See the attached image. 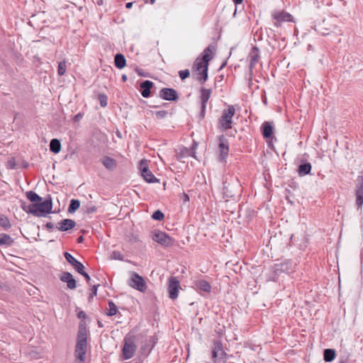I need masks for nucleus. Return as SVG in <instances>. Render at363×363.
<instances>
[{
    "mask_svg": "<svg viewBox=\"0 0 363 363\" xmlns=\"http://www.w3.org/2000/svg\"><path fill=\"white\" fill-rule=\"evenodd\" d=\"M215 50L216 47L213 45H209L206 48L203 52L196 59L192 67L193 72H199L206 67L208 68V62L213 58Z\"/></svg>",
    "mask_w": 363,
    "mask_h": 363,
    "instance_id": "4",
    "label": "nucleus"
},
{
    "mask_svg": "<svg viewBox=\"0 0 363 363\" xmlns=\"http://www.w3.org/2000/svg\"><path fill=\"white\" fill-rule=\"evenodd\" d=\"M311 168L312 167L310 162L301 164L298 168V174L300 177L306 176L310 174Z\"/></svg>",
    "mask_w": 363,
    "mask_h": 363,
    "instance_id": "26",
    "label": "nucleus"
},
{
    "mask_svg": "<svg viewBox=\"0 0 363 363\" xmlns=\"http://www.w3.org/2000/svg\"><path fill=\"white\" fill-rule=\"evenodd\" d=\"M179 77L181 79L184 80L188 78L190 75V72L189 69H184L179 72Z\"/></svg>",
    "mask_w": 363,
    "mask_h": 363,
    "instance_id": "40",
    "label": "nucleus"
},
{
    "mask_svg": "<svg viewBox=\"0 0 363 363\" xmlns=\"http://www.w3.org/2000/svg\"><path fill=\"white\" fill-rule=\"evenodd\" d=\"M194 286L197 290L209 293L211 291V286L204 279H198L194 281Z\"/></svg>",
    "mask_w": 363,
    "mask_h": 363,
    "instance_id": "24",
    "label": "nucleus"
},
{
    "mask_svg": "<svg viewBox=\"0 0 363 363\" xmlns=\"http://www.w3.org/2000/svg\"><path fill=\"white\" fill-rule=\"evenodd\" d=\"M64 257L67 262L71 264L78 273L81 272L82 269H84L83 264L77 260L70 253L65 252Z\"/></svg>",
    "mask_w": 363,
    "mask_h": 363,
    "instance_id": "20",
    "label": "nucleus"
},
{
    "mask_svg": "<svg viewBox=\"0 0 363 363\" xmlns=\"http://www.w3.org/2000/svg\"><path fill=\"white\" fill-rule=\"evenodd\" d=\"M99 286V284H94L92 286L91 289V294H90L89 298H93L94 296H96L97 294V289Z\"/></svg>",
    "mask_w": 363,
    "mask_h": 363,
    "instance_id": "42",
    "label": "nucleus"
},
{
    "mask_svg": "<svg viewBox=\"0 0 363 363\" xmlns=\"http://www.w3.org/2000/svg\"><path fill=\"white\" fill-rule=\"evenodd\" d=\"M76 225V222L72 219H63L57 223V228L60 231H67L74 228Z\"/></svg>",
    "mask_w": 363,
    "mask_h": 363,
    "instance_id": "21",
    "label": "nucleus"
},
{
    "mask_svg": "<svg viewBox=\"0 0 363 363\" xmlns=\"http://www.w3.org/2000/svg\"><path fill=\"white\" fill-rule=\"evenodd\" d=\"M164 217V213L160 211V210H157L156 211H155L152 215V218L155 220H162Z\"/></svg>",
    "mask_w": 363,
    "mask_h": 363,
    "instance_id": "38",
    "label": "nucleus"
},
{
    "mask_svg": "<svg viewBox=\"0 0 363 363\" xmlns=\"http://www.w3.org/2000/svg\"><path fill=\"white\" fill-rule=\"evenodd\" d=\"M356 204L359 208L363 205V176H359L356 181Z\"/></svg>",
    "mask_w": 363,
    "mask_h": 363,
    "instance_id": "15",
    "label": "nucleus"
},
{
    "mask_svg": "<svg viewBox=\"0 0 363 363\" xmlns=\"http://www.w3.org/2000/svg\"><path fill=\"white\" fill-rule=\"evenodd\" d=\"M225 65H226V62H224L222 64V65H221V67H220V69H222L223 67H224L225 66Z\"/></svg>",
    "mask_w": 363,
    "mask_h": 363,
    "instance_id": "56",
    "label": "nucleus"
},
{
    "mask_svg": "<svg viewBox=\"0 0 363 363\" xmlns=\"http://www.w3.org/2000/svg\"><path fill=\"white\" fill-rule=\"evenodd\" d=\"M291 268V262L289 260L274 264L269 269L267 279L268 281H277L281 273H289Z\"/></svg>",
    "mask_w": 363,
    "mask_h": 363,
    "instance_id": "5",
    "label": "nucleus"
},
{
    "mask_svg": "<svg viewBox=\"0 0 363 363\" xmlns=\"http://www.w3.org/2000/svg\"><path fill=\"white\" fill-rule=\"evenodd\" d=\"M140 169L143 179L148 183H156L159 182L152 172L148 169L145 160H141L140 162Z\"/></svg>",
    "mask_w": 363,
    "mask_h": 363,
    "instance_id": "13",
    "label": "nucleus"
},
{
    "mask_svg": "<svg viewBox=\"0 0 363 363\" xmlns=\"http://www.w3.org/2000/svg\"><path fill=\"white\" fill-rule=\"evenodd\" d=\"M77 316L79 318H83V319L86 318V315L85 312H84L82 311H81L78 313Z\"/></svg>",
    "mask_w": 363,
    "mask_h": 363,
    "instance_id": "45",
    "label": "nucleus"
},
{
    "mask_svg": "<svg viewBox=\"0 0 363 363\" xmlns=\"http://www.w3.org/2000/svg\"><path fill=\"white\" fill-rule=\"evenodd\" d=\"M159 96L166 101H176L179 97L177 91L172 88H162L160 91Z\"/></svg>",
    "mask_w": 363,
    "mask_h": 363,
    "instance_id": "17",
    "label": "nucleus"
},
{
    "mask_svg": "<svg viewBox=\"0 0 363 363\" xmlns=\"http://www.w3.org/2000/svg\"><path fill=\"white\" fill-rule=\"evenodd\" d=\"M60 281L67 283V286L69 289H74L77 287V281L72 274L68 272H64L60 277Z\"/></svg>",
    "mask_w": 363,
    "mask_h": 363,
    "instance_id": "18",
    "label": "nucleus"
},
{
    "mask_svg": "<svg viewBox=\"0 0 363 363\" xmlns=\"http://www.w3.org/2000/svg\"><path fill=\"white\" fill-rule=\"evenodd\" d=\"M61 150V143L57 138L52 139L50 143V150L55 154L60 152Z\"/></svg>",
    "mask_w": 363,
    "mask_h": 363,
    "instance_id": "30",
    "label": "nucleus"
},
{
    "mask_svg": "<svg viewBox=\"0 0 363 363\" xmlns=\"http://www.w3.org/2000/svg\"><path fill=\"white\" fill-rule=\"evenodd\" d=\"M337 21V19L335 18L323 19L322 22L315 25L314 28L318 33L323 35H327L330 33L341 35H342V31L340 26L336 23Z\"/></svg>",
    "mask_w": 363,
    "mask_h": 363,
    "instance_id": "3",
    "label": "nucleus"
},
{
    "mask_svg": "<svg viewBox=\"0 0 363 363\" xmlns=\"http://www.w3.org/2000/svg\"><path fill=\"white\" fill-rule=\"evenodd\" d=\"M128 284L131 288L138 290L140 292H145L147 289V284L144 278L135 272H130Z\"/></svg>",
    "mask_w": 363,
    "mask_h": 363,
    "instance_id": "8",
    "label": "nucleus"
},
{
    "mask_svg": "<svg viewBox=\"0 0 363 363\" xmlns=\"http://www.w3.org/2000/svg\"><path fill=\"white\" fill-rule=\"evenodd\" d=\"M167 111H158L155 112V116L158 119H162L164 118L167 116Z\"/></svg>",
    "mask_w": 363,
    "mask_h": 363,
    "instance_id": "41",
    "label": "nucleus"
},
{
    "mask_svg": "<svg viewBox=\"0 0 363 363\" xmlns=\"http://www.w3.org/2000/svg\"><path fill=\"white\" fill-rule=\"evenodd\" d=\"M184 200L185 201H189V196L187 194H184Z\"/></svg>",
    "mask_w": 363,
    "mask_h": 363,
    "instance_id": "55",
    "label": "nucleus"
},
{
    "mask_svg": "<svg viewBox=\"0 0 363 363\" xmlns=\"http://www.w3.org/2000/svg\"><path fill=\"white\" fill-rule=\"evenodd\" d=\"M250 57V65L249 68L252 71L255 66V65L258 62L259 59V49L257 47H253L249 55Z\"/></svg>",
    "mask_w": 363,
    "mask_h": 363,
    "instance_id": "22",
    "label": "nucleus"
},
{
    "mask_svg": "<svg viewBox=\"0 0 363 363\" xmlns=\"http://www.w3.org/2000/svg\"><path fill=\"white\" fill-rule=\"evenodd\" d=\"M104 4V0H98L97 1V4L101 6Z\"/></svg>",
    "mask_w": 363,
    "mask_h": 363,
    "instance_id": "54",
    "label": "nucleus"
},
{
    "mask_svg": "<svg viewBox=\"0 0 363 363\" xmlns=\"http://www.w3.org/2000/svg\"><path fill=\"white\" fill-rule=\"evenodd\" d=\"M26 197L33 203H35L36 202H40L43 201L42 197H40L38 194H37L35 191H27Z\"/></svg>",
    "mask_w": 363,
    "mask_h": 363,
    "instance_id": "32",
    "label": "nucleus"
},
{
    "mask_svg": "<svg viewBox=\"0 0 363 363\" xmlns=\"http://www.w3.org/2000/svg\"><path fill=\"white\" fill-rule=\"evenodd\" d=\"M198 74L197 80L201 84L204 83L208 79V69L206 67L199 72H196Z\"/></svg>",
    "mask_w": 363,
    "mask_h": 363,
    "instance_id": "34",
    "label": "nucleus"
},
{
    "mask_svg": "<svg viewBox=\"0 0 363 363\" xmlns=\"http://www.w3.org/2000/svg\"><path fill=\"white\" fill-rule=\"evenodd\" d=\"M137 347L132 340H125L122 349L123 358L124 359H129L132 358L136 351Z\"/></svg>",
    "mask_w": 363,
    "mask_h": 363,
    "instance_id": "16",
    "label": "nucleus"
},
{
    "mask_svg": "<svg viewBox=\"0 0 363 363\" xmlns=\"http://www.w3.org/2000/svg\"><path fill=\"white\" fill-rule=\"evenodd\" d=\"M82 116H83L82 114L81 113H77V115L74 116V121H80L82 119Z\"/></svg>",
    "mask_w": 363,
    "mask_h": 363,
    "instance_id": "46",
    "label": "nucleus"
},
{
    "mask_svg": "<svg viewBox=\"0 0 363 363\" xmlns=\"http://www.w3.org/2000/svg\"><path fill=\"white\" fill-rule=\"evenodd\" d=\"M9 168L10 169H14L15 168V163L12 162H9Z\"/></svg>",
    "mask_w": 363,
    "mask_h": 363,
    "instance_id": "50",
    "label": "nucleus"
},
{
    "mask_svg": "<svg viewBox=\"0 0 363 363\" xmlns=\"http://www.w3.org/2000/svg\"><path fill=\"white\" fill-rule=\"evenodd\" d=\"M155 1L156 0H150L151 4H153L155 2Z\"/></svg>",
    "mask_w": 363,
    "mask_h": 363,
    "instance_id": "57",
    "label": "nucleus"
},
{
    "mask_svg": "<svg viewBox=\"0 0 363 363\" xmlns=\"http://www.w3.org/2000/svg\"><path fill=\"white\" fill-rule=\"evenodd\" d=\"M243 0H233V2L235 3V4L238 5V4H240L242 2Z\"/></svg>",
    "mask_w": 363,
    "mask_h": 363,
    "instance_id": "52",
    "label": "nucleus"
},
{
    "mask_svg": "<svg viewBox=\"0 0 363 363\" xmlns=\"http://www.w3.org/2000/svg\"><path fill=\"white\" fill-rule=\"evenodd\" d=\"M22 209L28 213H30L36 217H44L48 213L52 212V198L49 196L45 201L36 202L27 205L26 202L21 204Z\"/></svg>",
    "mask_w": 363,
    "mask_h": 363,
    "instance_id": "2",
    "label": "nucleus"
},
{
    "mask_svg": "<svg viewBox=\"0 0 363 363\" xmlns=\"http://www.w3.org/2000/svg\"><path fill=\"white\" fill-rule=\"evenodd\" d=\"M0 226L5 230H8L11 228V225L9 219L5 216H0Z\"/></svg>",
    "mask_w": 363,
    "mask_h": 363,
    "instance_id": "35",
    "label": "nucleus"
},
{
    "mask_svg": "<svg viewBox=\"0 0 363 363\" xmlns=\"http://www.w3.org/2000/svg\"><path fill=\"white\" fill-rule=\"evenodd\" d=\"M99 326H100V327H101V326H102V325H101V323H100V322H99Z\"/></svg>",
    "mask_w": 363,
    "mask_h": 363,
    "instance_id": "58",
    "label": "nucleus"
},
{
    "mask_svg": "<svg viewBox=\"0 0 363 363\" xmlns=\"http://www.w3.org/2000/svg\"><path fill=\"white\" fill-rule=\"evenodd\" d=\"M121 78L123 82H126L128 79L127 76L125 74H123Z\"/></svg>",
    "mask_w": 363,
    "mask_h": 363,
    "instance_id": "53",
    "label": "nucleus"
},
{
    "mask_svg": "<svg viewBox=\"0 0 363 363\" xmlns=\"http://www.w3.org/2000/svg\"><path fill=\"white\" fill-rule=\"evenodd\" d=\"M84 240V238H83V236H79L78 238H77V242L80 243V242H82Z\"/></svg>",
    "mask_w": 363,
    "mask_h": 363,
    "instance_id": "51",
    "label": "nucleus"
},
{
    "mask_svg": "<svg viewBox=\"0 0 363 363\" xmlns=\"http://www.w3.org/2000/svg\"><path fill=\"white\" fill-rule=\"evenodd\" d=\"M102 164L108 170H113L116 167V161L108 156H106L101 160Z\"/></svg>",
    "mask_w": 363,
    "mask_h": 363,
    "instance_id": "27",
    "label": "nucleus"
},
{
    "mask_svg": "<svg viewBox=\"0 0 363 363\" xmlns=\"http://www.w3.org/2000/svg\"><path fill=\"white\" fill-rule=\"evenodd\" d=\"M87 352V331L86 327L80 324L77 333V344L74 349L76 363H85Z\"/></svg>",
    "mask_w": 363,
    "mask_h": 363,
    "instance_id": "1",
    "label": "nucleus"
},
{
    "mask_svg": "<svg viewBox=\"0 0 363 363\" xmlns=\"http://www.w3.org/2000/svg\"><path fill=\"white\" fill-rule=\"evenodd\" d=\"M133 2H128L126 4H125V7L126 9H130L133 6Z\"/></svg>",
    "mask_w": 363,
    "mask_h": 363,
    "instance_id": "49",
    "label": "nucleus"
},
{
    "mask_svg": "<svg viewBox=\"0 0 363 363\" xmlns=\"http://www.w3.org/2000/svg\"><path fill=\"white\" fill-rule=\"evenodd\" d=\"M115 66L118 69H123L126 65V60L123 54L118 53L114 57Z\"/></svg>",
    "mask_w": 363,
    "mask_h": 363,
    "instance_id": "28",
    "label": "nucleus"
},
{
    "mask_svg": "<svg viewBox=\"0 0 363 363\" xmlns=\"http://www.w3.org/2000/svg\"><path fill=\"white\" fill-rule=\"evenodd\" d=\"M99 100L101 107H106L108 104V98L104 94H100L99 95Z\"/></svg>",
    "mask_w": 363,
    "mask_h": 363,
    "instance_id": "39",
    "label": "nucleus"
},
{
    "mask_svg": "<svg viewBox=\"0 0 363 363\" xmlns=\"http://www.w3.org/2000/svg\"><path fill=\"white\" fill-rule=\"evenodd\" d=\"M197 145L195 143L194 147L191 149L182 147H181L178 152H177L176 157L178 160H182V159L187 157H196V152L194 151V149L196 148V146Z\"/></svg>",
    "mask_w": 363,
    "mask_h": 363,
    "instance_id": "19",
    "label": "nucleus"
},
{
    "mask_svg": "<svg viewBox=\"0 0 363 363\" xmlns=\"http://www.w3.org/2000/svg\"><path fill=\"white\" fill-rule=\"evenodd\" d=\"M113 255L115 258H118L121 260L123 259L122 255L119 252H113Z\"/></svg>",
    "mask_w": 363,
    "mask_h": 363,
    "instance_id": "48",
    "label": "nucleus"
},
{
    "mask_svg": "<svg viewBox=\"0 0 363 363\" xmlns=\"http://www.w3.org/2000/svg\"><path fill=\"white\" fill-rule=\"evenodd\" d=\"M228 354L225 352L223 344L220 340L213 341L211 347V359L213 363H225Z\"/></svg>",
    "mask_w": 363,
    "mask_h": 363,
    "instance_id": "7",
    "label": "nucleus"
},
{
    "mask_svg": "<svg viewBox=\"0 0 363 363\" xmlns=\"http://www.w3.org/2000/svg\"><path fill=\"white\" fill-rule=\"evenodd\" d=\"M96 210H97L96 206H88V207H87L86 212L88 214H91V213H93L96 212Z\"/></svg>",
    "mask_w": 363,
    "mask_h": 363,
    "instance_id": "44",
    "label": "nucleus"
},
{
    "mask_svg": "<svg viewBox=\"0 0 363 363\" xmlns=\"http://www.w3.org/2000/svg\"><path fill=\"white\" fill-rule=\"evenodd\" d=\"M45 227L48 230H52L54 228V224L51 222H48L46 223Z\"/></svg>",
    "mask_w": 363,
    "mask_h": 363,
    "instance_id": "47",
    "label": "nucleus"
},
{
    "mask_svg": "<svg viewBox=\"0 0 363 363\" xmlns=\"http://www.w3.org/2000/svg\"><path fill=\"white\" fill-rule=\"evenodd\" d=\"M79 274H80L85 278V279L88 284H91L90 283L91 277L86 272H84V269H82V271H81V272H79Z\"/></svg>",
    "mask_w": 363,
    "mask_h": 363,
    "instance_id": "43",
    "label": "nucleus"
},
{
    "mask_svg": "<svg viewBox=\"0 0 363 363\" xmlns=\"http://www.w3.org/2000/svg\"><path fill=\"white\" fill-rule=\"evenodd\" d=\"M340 363H345V362H341Z\"/></svg>",
    "mask_w": 363,
    "mask_h": 363,
    "instance_id": "59",
    "label": "nucleus"
},
{
    "mask_svg": "<svg viewBox=\"0 0 363 363\" xmlns=\"http://www.w3.org/2000/svg\"><path fill=\"white\" fill-rule=\"evenodd\" d=\"M80 206V202L77 199H72L68 207V212L69 213H74Z\"/></svg>",
    "mask_w": 363,
    "mask_h": 363,
    "instance_id": "33",
    "label": "nucleus"
},
{
    "mask_svg": "<svg viewBox=\"0 0 363 363\" xmlns=\"http://www.w3.org/2000/svg\"><path fill=\"white\" fill-rule=\"evenodd\" d=\"M235 113L234 106L228 105L227 108L223 111L221 116L218 119V128L221 130H227L232 128L233 117Z\"/></svg>",
    "mask_w": 363,
    "mask_h": 363,
    "instance_id": "6",
    "label": "nucleus"
},
{
    "mask_svg": "<svg viewBox=\"0 0 363 363\" xmlns=\"http://www.w3.org/2000/svg\"><path fill=\"white\" fill-rule=\"evenodd\" d=\"M180 289V282L176 277H171L168 280V293L169 297L175 300L179 296Z\"/></svg>",
    "mask_w": 363,
    "mask_h": 363,
    "instance_id": "10",
    "label": "nucleus"
},
{
    "mask_svg": "<svg viewBox=\"0 0 363 363\" xmlns=\"http://www.w3.org/2000/svg\"><path fill=\"white\" fill-rule=\"evenodd\" d=\"M13 242V239L9 235L5 233L0 235V246H11Z\"/></svg>",
    "mask_w": 363,
    "mask_h": 363,
    "instance_id": "29",
    "label": "nucleus"
},
{
    "mask_svg": "<svg viewBox=\"0 0 363 363\" xmlns=\"http://www.w3.org/2000/svg\"><path fill=\"white\" fill-rule=\"evenodd\" d=\"M108 312L106 313L107 315L108 316H113L115 315L117 313L118 311V307L112 301H108Z\"/></svg>",
    "mask_w": 363,
    "mask_h": 363,
    "instance_id": "36",
    "label": "nucleus"
},
{
    "mask_svg": "<svg viewBox=\"0 0 363 363\" xmlns=\"http://www.w3.org/2000/svg\"><path fill=\"white\" fill-rule=\"evenodd\" d=\"M151 238L154 241L166 247L172 246L174 243V240L170 236L157 229L152 231Z\"/></svg>",
    "mask_w": 363,
    "mask_h": 363,
    "instance_id": "9",
    "label": "nucleus"
},
{
    "mask_svg": "<svg viewBox=\"0 0 363 363\" xmlns=\"http://www.w3.org/2000/svg\"><path fill=\"white\" fill-rule=\"evenodd\" d=\"M219 144V160L224 161L228 156L229 153V145L228 139L224 135H220L218 138Z\"/></svg>",
    "mask_w": 363,
    "mask_h": 363,
    "instance_id": "12",
    "label": "nucleus"
},
{
    "mask_svg": "<svg viewBox=\"0 0 363 363\" xmlns=\"http://www.w3.org/2000/svg\"><path fill=\"white\" fill-rule=\"evenodd\" d=\"M272 18L274 20V25L277 28H279L283 22H291L293 21V16L285 11H274L272 13Z\"/></svg>",
    "mask_w": 363,
    "mask_h": 363,
    "instance_id": "11",
    "label": "nucleus"
},
{
    "mask_svg": "<svg viewBox=\"0 0 363 363\" xmlns=\"http://www.w3.org/2000/svg\"><path fill=\"white\" fill-rule=\"evenodd\" d=\"M262 133L264 138H269L273 133V127L270 123L265 121L262 125Z\"/></svg>",
    "mask_w": 363,
    "mask_h": 363,
    "instance_id": "25",
    "label": "nucleus"
},
{
    "mask_svg": "<svg viewBox=\"0 0 363 363\" xmlns=\"http://www.w3.org/2000/svg\"><path fill=\"white\" fill-rule=\"evenodd\" d=\"M201 91V113L200 116L201 118H203L205 116L206 113V104L208 101V99L211 97L212 89H206L204 87H202L200 90Z\"/></svg>",
    "mask_w": 363,
    "mask_h": 363,
    "instance_id": "14",
    "label": "nucleus"
},
{
    "mask_svg": "<svg viewBox=\"0 0 363 363\" xmlns=\"http://www.w3.org/2000/svg\"><path fill=\"white\" fill-rule=\"evenodd\" d=\"M153 86V82L150 80H145L140 84V93L144 98H148L150 96V90Z\"/></svg>",
    "mask_w": 363,
    "mask_h": 363,
    "instance_id": "23",
    "label": "nucleus"
},
{
    "mask_svg": "<svg viewBox=\"0 0 363 363\" xmlns=\"http://www.w3.org/2000/svg\"><path fill=\"white\" fill-rule=\"evenodd\" d=\"M335 356V351L333 349H325L323 352V359L327 362H332Z\"/></svg>",
    "mask_w": 363,
    "mask_h": 363,
    "instance_id": "31",
    "label": "nucleus"
},
{
    "mask_svg": "<svg viewBox=\"0 0 363 363\" xmlns=\"http://www.w3.org/2000/svg\"><path fill=\"white\" fill-rule=\"evenodd\" d=\"M67 70V65L65 61H61L58 64L57 73L60 76H62L65 74Z\"/></svg>",
    "mask_w": 363,
    "mask_h": 363,
    "instance_id": "37",
    "label": "nucleus"
}]
</instances>
